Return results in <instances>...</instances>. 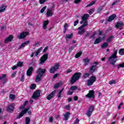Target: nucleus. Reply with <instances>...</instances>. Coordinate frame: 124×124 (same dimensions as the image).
I'll return each instance as SVG.
<instances>
[{"mask_svg":"<svg viewBox=\"0 0 124 124\" xmlns=\"http://www.w3.org/2000/svg\"><path fill=\"white\" fill-rule=\"evenodd\" d=\"M117 54H118V50H114L113 53L111 55V56L109 58L108 61H109L110 64H112L114 67L116 66L115 63L117 62Z\"/></svg>","mask_w":124,"mask_h":124,"instance_id":"f257e3e1","label":"nucleus"},{"mask_svg":"<svg viewBox=\"0 0 124 124\" xmlns=\"http://www.w3.org/2000/svg\"><path fill=\"white\" fill-rule=\"evenodd\" d=\"M81 75H82V73L80 72H77L75 73L71 78V84L73 85L75 82L78 81L79 79H80V77H81Z\"/></svg>","mask_w":124,"mask_h":124,"instance_id":"f03ea898","label":"nucleus"},{"mask_svg":"<svg viewBox=\"0 0 124 124\" xmlns=\"http://www.w3.org/2000/svg\"><path fill=\"white\" fill-rule=\"evenodd\" d=\"M29 110H30V108L29 107L26 108L23 110L21 111V112L18 114V116L16 117V119H21V118H22V117L24 116V115H25V114H26V113H28V114L29 115H31V110L29 111Z\"/></svg>","mask_w":124,"mask_h":124,"instance_id":"7ed1b4c3","label":"nucleus"},{"mask_svg":"<svg viewBox=\"0 0 124 124\" xmlns=\"http://www.w3.org/2000/svg\"><path fill=\"white\" fill-rule=\"evenodd\" d=\"M48 60V53L44 54L40 59V63L39 64H43V63H45V62H46Z\"/></svg>","mask_w":124,"mask_h":124,"instance_id":"20e7f679","label":"nucleus"},{"mask_svg":"<svg viewBox=\"0 0 124 124\" xmlns=\"http://www.w3.org/2000/svg\"><path fill=\"white\" fill-rule=\"evenodd\" d=\"M60 67V63H57L54 64L53 67H51V68L49 69V73L51 74L55 73V71H57L59 68Z\"/></svg>","mask_w":124,"mask_h":124,"instance_id":"39448f33","label":"nucleus"},{"mask_svg":"<svg viewBox=\"0 0 124 124\" xmlns=\"http://www.w3.org/2000/svg\"><path fill=\"white\" fill-rule=\"evenodd\" d=\"M93 111H94V106H91L89 107L88 110L86 112V115L89 117L93 114Z\"/></svg>","mask_w":124,"mask_h":124,"instance_id":"423d86ee","label":"nucleus"},{"mask_svg":"<svg viewBox=\"0 0 124 124\" xmlns=\"http://www.w3.org/2000/svg\"><path fill=\"white\" fill-rule=\"evenodd\" d=\"M117 18V15L116 14H112L110 16L107 17L106 19V22L105 24H108V22H112L113 20H115Z\"/></svg>","mask_w":124,"mask_h":124,"instance_id":"0eeeda50","label":"nucleus"},{"mask_svg":"<svg viewBox=\"0 0 124 124\" xmlns=\"http://www.w3.org/2000/svg\"><path fill=\"white\" fill-rule=\"evenodd\" d=\"M94 93H95V92L94 90H90L89 93L86 94L85 96L87 98H93V99H94V98L95 97Z\"/></svg>","mask_w":124,"mask_h":124,"instance_id":"6e6552de","label":"nucleus"},{"mask_svg":"<svg viewBox=\"0 0 124 124\" xmlns=\"http://www.w3.org/2000/svg\"><path fill=\"white\" fill-rule=\"evenodd\" d=\"M40 96V90H38L36 91L31 96V98L33 99H37Z\"/></svg>","mask_w":124,"mask_h":124,"instance_id":"1a4fd4ad","label":"nucleus"},{"mask_svg":"<svg viewBox=\"0 0 124 124\" xmlns=\"http://www.w3.org/2000/svg\"><path fill=\"white\" fill-rule=\"evenodd\" d=\"M14 109H15V105L12 103L8 106L6 111L9 113H12V112L14 111Z\"/></svg>","mask_w":124,"mask_h":124,"instance_id":"9d476101","label":"nucleus"},{"mask_svg":"<svg viewBox=\"0 0 124 124\" xmlns=\"http://www.w3.org/2000/svg\"><path fill=\"white\" fill-rule=\"evenodd\" d=\"M27 35H29V32H22L17 36V38L18 39H24Z\"/></svg>","mask_w":124,"mask_h":124,"instance_id":"9b49d317","label":"nucleus"},{"mask_svg":"<svg viewBox=\"0 0 124 124\" xmlns=\"http://www.w3.org/2000/svg\"><path fill=\"white\" fill-rule=\"evenodd\" d=\"M115 27L116 29L119 28L120 31H122L124 28V22L122 21L116 22Z\"/></svg>","mask_w":124,"mask_h":124,"instance_id":"f8f14e48","label":"nucleus"},{"mask_svg":"<svg viewBox=\"0 0 124 124\" xmlns=\"http://www.w3.org/2000/svg\"><path fill=\"white\" fill-rule=\"evenodd\" d=\"M89 17H90L89 14H85L83 15L81 17L82 20L80 22V24L82 25V24H84V21H87L89 19Z\"/></svg>","mask_w":124,"mask_h":124,"instance_id":"ddd939ff","label":"nucleus"},{"mask_svg":"<svg viewBox=\"0 0 124 124\" xmlns=\"http://www.w3.org/2000/svg\"><path fill=\"white\" fill-rule=\"evenodd\" d=\"M13 38H14V36H13V35H9L7 38L5 39L4 43L7 44L8 42H11V41L13 40Z\"/></svg>","mask_w":124,"mask_h":124,"instance_id":"4468645a","label":"nucleus"},{"mask_svg":"<svg viewBox=\"0 0 124 124\" xmlns=\"http://www.w3.org/2000/svg\"><path fill=\"white\" fill-rule=\"evenodd\" d=\"M106 37L105 36H104L101 38V37H99L97 38H96L94 42V44H98L99 43H100L102 40H104Z\"/></svg>","mask_w":124,"mask_h":124,"instance_id":"2eb2a0df","label":"nucleus"},{"mask_svg":"<svg viewBox=\"0 0 124 124\" xmlns=\"http://www.w3.org/2000/svg\"><path fill=\"white\" fill-rule=\"evenodd\" d=\"M37 73L39 75L43 76V74L46 73V69H42V68H39L37 71Z\"/></svg>","mask_w":124,"mask_h":124,"instance_id":"dca6fc26","label":"nucleus"},{"mask_svg":"<svg viewBox=\"0 0 124 124\" xmlns=\"http://www.w3.org/2000/svg\"><path fill=\"white\" fill-rule=\"evenodd\" d=\"M56 90L52 91L50 94H49L47 96L46 99H47V100H50L51 98H53V97H54L55 94H56Z\"/></svg>","mask_w":124,"mask_h":124,"instance_id":"f3484780","label":"nucleus"},{"mask_svg":"<svg viewBox=\"0 0 124 124\" xmlns=\"http://www.w3.org/2000/svg\"><path fill=\"white\" fill-rule=\"evenodd\" d=\"M32 71H33V67H30L27 71V76H31L32 74Z\"/></svg>","mask_w":124,"mask_h":124,"instance_id":"a211bd4d","label":"nucleus"},{"mask_svg":"<svg viewBox=\"0 0 124 124\" xmlns=\"http://www.w3.org/2000/svg\"><path fill=\"white\" fill-rule=\"evenodd\" d=\"M49 25V20H44L43 23V29L44 30H46L47 29V26Z\"/></svg>","mask_w":124,"mask_h":124,"instance_id":"6ab92c4d","label":"nucleus"},{"mask_svg":"<svg viewBox=\"0 0 124 124\" xmlns=\"http://www.w3.org/2000/svg\"><path fill=\"white\" fill-rule=\"evenodd\" d=\"M46 17H52L53 16V12L51 9H48L46 12Z\"/></svg>","mask_w":124,"mask_h":124,"instance_id":"aec40b11","label":"nucleus"},{"mask_svg":"<svg viewBox=\"0 0 124 124\" xmlns=\"http://www.w3.org/2000/svg\"><path fill=\"white\" fill-rule=\"evenodd\" d=\"M42 75H38L36 76V79L35 81L37 83H38V82H40L41 81V78H42Z\"/></svg>","mask_w":124,"mask_h":124,"instance_id":"412c9836","label":"nucleus"},{"mask_svg":"<svg viewBox=\"0 0 124 124\" xmlns=\"http://www.w3.org/2000/svg\"><path fill=\"white\" fill-rule=\"evenodd\" d=\"M97 68L96 65H93L91 66L89 71H91V72H94L95 70H96Z\"/></svg>","mask_w":124,"mask_h":124,"instance_id":"4be33fe9","label":"nucleus"},{"mask_svg":"<svg viewBox=\"0 0 124 124\" xmlns=\"http://www.w3.org/2000/svg\"><path fill=\"white\" fill-rule=\"evenodd\" d=\"M5 77H6V74H3L1 77L0 76V80H2L4 84H5L7 81V79H3V78H5Z\"/></svg>","mask_w":124,"mask_h":124,"instance_id":"5701e85b","label":"nucleus"},{"mask_svg":"<svg viewBox=\"0 0 124 124\" xmlns=\"http://www.w3.org/2000/svg\"><path fill=\"white\" fill-rule=\"evenodd\" d=\"M30 43H31V41H27L24 43H22L21 46H20V47H19V49H21L22 47H25L26 45H28V44H30Z\"/></svg>","mask_w":124,"mask_h":124,"instance_id":"b1692460","label":"nucleus"},{"mask_svg":"<svg viewBox=\"0 0 124 124\" xmlns=\"http://www.w3.org/2000/svg\"><path fill=\"white\" fill-rule=\"evenodd\" d=\"M6 7L7 6L5 5H1V6L0 7V13H1V12H4V11L6 10Z\"/></svg>","mask_w":124,"mask_h":124,"instance_id":"393cba45","label":"nucleus"},{"mask_svg":"<svg viewBox=\"0 0 124 124\" xmlns=\"http://www.w3.org/2000/svg\"><path fill=\"white\" fill-rule=\"evenodd\" d=\"M69 116H70V112H67L64 114V121H67L68 120V118H69Z\"/></svg>","mask_w":124,"mask_h":124,"instance_id":"a878e982","label":"nucleus"},{"mask_svg":"<svg viewBox=\"0 0 124 124\" xmlns=\"http://www.w3.org/2000/svg\"><path fill=\"white\" fill-rule=\"evenodd\" d=\"M82 54H83V51H79L75 55V59H78V58H80V57L82 56Z\"/></svg>","mask_w":124,"mask_h":124,"instance_id":"bb28decb","label":"nucleus"},{"mask_svg":"<svg viewBox=\"0 0 124 124\" xmlns=\"http://www.w3.org/2000/svg\"><path fill=\"white\" fill-rule=\"evenodd\" d=\"M113 39H114V36H110L107 39V42H108V43H110V42H111V41H112Z\"/></svg>","mask_w":124,"mask_h":124,"instance_id":"cd10ccee","label":"nucleus"},{"mask_svg":"<svg viewBox=\"0 0 124 124\" xmlns=\"http://www.w3.org/2000/svg\"><path fill=\"white\" fill-rule=\"evenodd\" d=\"M83 62H84V65H88L89 62H90V60L89 58H87L83 59Z\"/></svg>","mask_w":124,"mask_h":124,"instance_id":"c85d7f7f","label":"nucleus"},{"mask_svg":"<svg viewBox=\"0 0 124 124\" xmlns=\"http://www.w3.org/2000/svg\"><path fill=\"white\" fill-rule=\"evenodd\" d=\"M89 80H91L92 82L94 83V82H95V81H96V77L94 76H92L90 78Z\"/></svg>","mask_w":124,"mask_h":124,"instance_id":"c756f323","label":"nucleus"},{"mask_svg":"<svg viewBox=\"0 0 124 124\" xmlns=\"http://www.w3.org/2000/svg\"><path fill=\"white\" fill-rule=\"evenodd\" d=\"M118 53L120 56H124V48H121L119 49Z\"/></svg>","mask_w":124,"mask_h":124,"instance_id":"7c9ffc66","label":"nucleus"},{"mask_svg":"<svg viewBox=\"0 0 124 124\" xmlns=\"http://www.w3.org/2000/svg\"><path fill=\"white\" fill-rule=\"evenodd\" d=\"M108 47V43L107 42L104 43L101 46V48L104 49L105 48H107Z\"/></svg>","mask_w":124,"mask_h":124,"instance_id":"2f4dec72","label":"nucleus"},{"mask_svg":"<svg viewBox=\"0 0 124 124\" xmlns=\"http://www.w3.org/2000/svg\"><path fill=\"white\" fill-rule=\"evenodd\" d=\"M102 10H103V7L101 6L97 9V13H99V14H100Z\"/></svg>","mask_w":124,"mask_h":124,"instance_id":"473e14b6","label":"nucleus"},{"mask_svg":"<svg viewBox=\"0 0 124 124\" xmlns=\"http://www.w3.org/2000/svg\"><path fill=\"white\" fill-rule=\"evenodd\" d=\"M88 77H90V73H84L82 76L83 79H86Z\"/></svg>","mask_w":124,"mask_h":124,"instance_id":"72a5a7b5","label":"nucleus"},{"mask_svg":"<svg viewBox=\"0 0 124 124\" xmlns=\"http://www.w3.org/2000/svg\"><path fill=\"white\" fill-rule=\"evenodd\" d=\"M31 123V118L30 117L25 118V124H30Z\"/></svg>","mask_w":124,"mask_h":124,"instance_id":"f704fd0d","label":"nucleus"},{"mask_svg":"<svg viewBox=\"0 0 124 124\" xmlns=\"http://www.w3.org/2000/svg\"><path fill=\"white\" fill-rule=\"evenodd\" d=\"M23 64H24L23 62L19 61L16 64V66L17 67H22V66H23Z\"/></svg>","mask_w":124,"mask_h":124,"instance_id":"c9c22d12","label":"nucleus"},{"mask_svg":"<svg viewBox=\"0 0 124 124\" xmlns=\"http://www.w3.org/2000/svg\"><path fill=\"white\" fill-rule=\"evenodd\" d=\"M35 88H36V84L33 83L30 85L31 90H35Z\"/></svg>","mask_w":124,"mask_h":124,"instance_id":"e433bc0d","label":"nucleus"},{"mask_svg":"<svg viewBox=\"0 0 124 124\" xmlns=\"http://www.w3.org/2000/svg\"><path fill=\"white\" fill-rule=\"evenodd\" d=\"M73 37V33H71V34H67L66 35V38H68V39H70V38H72V37Z\"/></svg>","mask_w":124,"mask_h":124,"instance_id":"4c0bfd02","label":"nucleus"},{"mask_svg":"<svg viewBox=\"0 0 124 124\" xmlns=\"http://www.w3.org/2000/svg\"><path fill=\"white\" fill-rule=\"evenodd\" d=\"M95 3V1L93 0L92 2H91L88 5H87L86 6V7H90L92 6V5H93V4H94Z\"/></svg>","mask_w":124,"mask_h":124,"instance_id":"58836bf2","label":"nucleus"},{"mask_svg":"<svg viewBox=\"0 0 124 124\" xmlns=\"http://www.w3.org/2000/svg\"><path fill=\"white\" fill-rule=\"evenodd\" d=\"M93 81L90 79L87 80V86H93Z\"/></svg>","mask_w":124,"mask_h":124,"instance_id":"ea45409f","label":"nucleus"},{"mask_svg":"<svg viewBox=\"0 0 124 124\" xmlns=\"http://www.w3.org/2000/svg\"><path fill=\"white\" fill-rule=\"evenodd\" d=\"M59 87H61V83L60 82L57 83L54 86V89H58Z\"/></svg>","mask_w":124,"mask_h":124,"instance_id":"a19ab883","label":"nucleus"},{"mask_svg":"<svg viewBox=\"0 0 124 124\" xmlns=\"http://www.w3.org/2000/svg\"><path fill=\"white\" fill-rule=\"evenodd\" d=\"M86 31H85V29H82L81 30H80L78 31V34H80L81 35V34H83Z\"/></svg>","mask_w":124,"mask_h":124,"instance_id":"79ce46f5","label":"nucleus"},{"mask_svg":"<svg viewBox=\"0 0 124 124\" xmlns=\"http://www.w3.org/2000/svg\"><path fill=\"white\" fill-rule=\"evenodd\" d=\"M41 50V48H38L36 52H35V56L36 57H37V56H38V55L39 54V53H40V51Z\"/></svg>","mask_w":124,"mask_h":124,"instance_id":"37998d69","label":"nucleus"},{"mask_svg":"<svg viewBox=\"0 0 124 124\" xmlns=\"http://www.w3.org/2000/svg\"><path fill=\"white\" fill-rule=\"evenodd\" d=\"M94 8H92L90 10L89 12V14L90 15H92V14H93V12H94Z\"/></svg>","mask_w":124,"mask_h":124,"instance_id":"c03bdc74","label":"nucleus"},{"mask_svg":"<svg viewBox=\"0 0 124 124\" xmlns=\"http://www.w3.org/2000/svg\"><path fill=\"white\" fill-rule=\"evenodd\" d=\"M120 67H122L123 68H124V63H121V64H119L117 66V69H120Z\"/></svg>","mask_w":124,"mask_h":124,"instance_id":"a18cd8bd","label":"nucleus"},{"mask_svg":"<svg viewBox=\"0 0 124 124\" xmlns=\"http://www.w3.org/2000/svg\"><path fill=\"white\" fill-rule=\"evenodd\" d=\"M70 90H71L72 91H75V90H77V86H71L70 88Z\"/></svg>","mask_w":124,"mask_h":124,"instance_id":"49530a36","label":"nucleus"},{"mask_svg":"<svg viewBox=\"0 0 124 124\" xmlns=\"http://www.w3.org/2000/svg\"><path fill=\"white\" fill-rule=\"evenodd\" d=\"M73 49H74V47H73V46H71L70 47H69V48L68 49V52H69V54L71 53V52L73 50Z\"/></svg>","mask_w":124,"mask_h":124,"instance_id":"de8ad7c7","label":"nucleus"},{"mask_svg":"<svg viewBox=\"0 0 124 124\" xmlns=\"http://www.w3.org/2000/svg\"><path fill=\"white\" fill-rule=\"evenodd\" d=\"M46 8H47V6H44L43 8H42L41 10H40L41 13H43V12L45 11V9H46Z\"/></svg>","mask_w":124,"mask_h":124,"instance_id":"09e8293b","label":"nucleus"},{"mask_svg":"<svg viewBox=\"0 0 124 124\" xmlns=\"http://www.w3.org/2000/svg\"><path fill=\"white\" fill-rule=\"evenodd\" d=\"M109 85H112V84H116L115 80H111L109 82Z\"/></svg>","mask_w":124,"mask_h":124,"instance_id":"8fccbe9b","label":"nucleus"},{"mask_svg":"<svg viewBox=\"0 0 124 124\" xmlns=\"http://www.w3.org/2000/svg\"><path fill=\"white\" fill-rule=\"evenodd\" d=\"M20 81L21 82H24L25 81V75H22L21 78H20Z\"/></svg>","mask_w":124,"mask_h":124,"instance_id":"3c124183","label":"nucleus"},{"mask_svg":"<svg viewBox=\"0 0 124 124\" xmlns=\"http://www.w3.org/2000/svg\"><path fill=\"white\" fill-rule=\"evenodd\" d=\"M84 23L82 24L84 27H87L89 25L88 24V21L87 20H85L83 22Z\"/></svg>","mask_w":124,"mask_h":124,"instance_id":"603ef678","label":"nucleus"},{"mask_svg":"<svg viewBox=\"0 0 124 124\" xmlns=\"http://www.w3.org/2000/svg\"><path fill=\"white\" fill-rule=\"evenodd\" d=\"M16 74H17V71L14 72L11 75L12 78H14V77H15Z\"/></svg>","mask_w":124,"mask_h":124,"instance_id":"864d4df0","label":"nucleus"},{"mask_svg":"<svg viewBox=\"0 0 124 124\" xmlns=\"http://www.w3.org/2000/svg\"><path fill=\"white\" fill-rule=\"evenodd\" d=\"M78 23H79V20L77 19L76 21H75L74 24V27H76V26H77V24Z\"/></svg>","mask_w":124,"mask_h":124,"instance_id":"5fc2aeb1","label":"nucleus"},{"mask_svg":"<svg viewBox=\"0 0 124 124\" xmlns=\"http://www.w3.org/2000/svg\"><path fill=\"white\" fill-rule=\"evenodd\" d=\"M5 30H6V27L5 26L3 25L0 27V31H5Z\"/></svg>","mask_w":124,"mask_h":124,"instance_id":"6e6d98bb","label":"nucleus"},{"mask_svg":"<svg viewBox=\"0 0 124 124\" xmlns=\"http://www.w3.org/2000/svg\"><path fill=\"white\" fill-rule=\"evenodd\" d=\"M10 98H11V99H14V98H15V95L13 94H11L9 96Z\"/></svg>","mask_w":124,"mask_h":124,"instance_id":"4d7b16f0","label":"nucleus"},{"mask_svg":"<svg viewBox=\"0 0 124 124\" xmlns=\"http://www.w3.org/2000/svg\"><path fill=\"white\" fill-rule=\"evenodd\" d=\"M120 0H116L115 1H114L111 5H115L116 3H118V2H119Z\"/></svg>","mask_w":124,"mask_h":124,"instance_id":"13d9d810","label":"nucleus"},{"mask_svg":"<svg viewBox=\"0 0 124 124\" xmlns=\"http://www.w3.org/2000/svg\"><path fill=\"white\" fill-rule=\"evenodd\" d=\"M79 122V119L78 118H76V120L74 121V124H78Z\"/></svg>","mask_w":124,"mask_h":124,"instance_id":"bf43d9fd","label":"nucleus"},{"mask_svg":"<svg viewBox=\"0 0 124 124\" xmlns=\"http://www.w3.org/2000/svg\"><path fill=\"white\" fill-rule=\"evenodd\" d=\"M124 104L123 102L121 103L119 106H118V110H120V109H121V107H122V106H123Z\"/></svg>","mask_w":124,"mask_h":124,"instance_id":"052dcab7","label":"nucleus"},{"mask_svg":"<svg viewBox=\"0 0 124 124\" xmlns=\"http://www.w3.org/2000/svg\"><path fill=\"white\" fill-rule=\"evenodd\" d=\"M17 67H18L16 65H14L13 67H12V70H15V69H17Z\"/></svg>","mask_w":124,"mask_h":124,"instance_id":"680f3d73","label":"nucleus"},{"mask_svg":"<svg viewBox=\"0 0 124 124\" xmlns=\"http://www.w3.org/2000/svg\"><path fill=\"white\" fill-rule=\"evenodd\" d=\"M94 36H95V32L93 33L92 35H91V37L89 38V39H91L92 38H94Z\"/></svg>","mask_w":124,"mask_h":124,"instance_id":"e2e57ef3","label":"nucleus"},{"mask_svg":"<svg viewBox=\"0 0 124 124\" xmlns=\"http://www.w3.org/2000/svg\"><path fill=\"white\" fill-rule=\"evenodd\" d=\"M53 117H50L49 119V123H53Z\"/></svg>","mask_w":124,"mask_h":124,"instance_id":"0e129e2a","label":"nucleus"},{"mask_svg":"<svg viewBox=\"0 0 124 124\" xmlns=\"http://www.w3.org/2000/svg\"><path fill=\"white\" fill-rule=\"evenodd\" d=\"M70 72H72V69H68L66 70V73H70Z\"/></svg>","mask_w":124,"mask_h":124,"instance_id":"69168bd1","label":"nucleus"},{"mask_svg":"<svg viewBox=\"0 0 124 124\" xmlns=\"http://www.w3.org/2000/svg\"><path fill=\"white\" fill-rule=\"evenodd\" d=\"M73 93V91H71L70 90H69L68 93V94H69V95H72Z\"/></svg>","mask_w":124,"mask_h":124,"instance_id":"338daca9","label":"nucleus"},{"mask_svg":"<svg viewBox=\"0 0 124 124\" xmlns=\"http://www.w3.org/2000/svg\"><path fill=\"white\" fill-rule=\"evenodd\" d=\"M90 34H91V33H90V32L89 31H86V33L85 34V36H90Z\"/></svg>","mask_w":124,"mask_h":124,"instance_id":"774afa93","label":"nucleus"}]
</instances>
